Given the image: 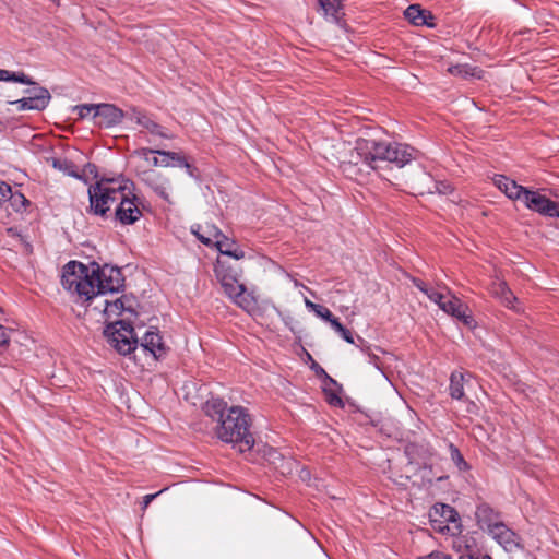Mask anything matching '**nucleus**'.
Wrapping results in <instances>:
<instances>
[{"label": "nucleus", "mask_w": 559, "mask_h": 559, "mask_svg": "<svg viewBox=\"0 0 559 559\" xmlns=\"http://www.w3.org/2000/svg\"><path fill=\"white\" fill-rule=\"evenodd\" d=\"M212 228H217L215 225H205L204 227L198 226L197 229H192V233L205 246L213 247L215 243L214 235H211Z\"/></svg>", "instance_id": "nucleus-25"}, {"label": "nucleus", "mask_w": 559, "mask_h": 559, "mask_svg": "<svg viewBox=\"0 0 559 559\" xmlns=\"http://www.w3.org/2000/svg\"><path fill=\"white\" fill-rule=\"evenodd\" d=\"M522 201L528 210L543 216L559 217V203L551 201L538 191L526 189Z\"/></svg>", "instance_id": "nucleus-7"}, {"label": "nucleus", "mask_w": 559, "mask_h": 559, "mask_svg": "<svg viewBox=\"0 0 559 559\" xmlns=\"http://www.w3.org/2000/svg\"><path fill=\"white\" fill-rule=\"evenodd\" d=\"M306 306L314 312L317 307H319L320 305L319 304H314V302H312L310 300H306Z\"/></svg>", "instance_id": "nucleus-47"}, {"label": "nucleus", "mask_w": 559, "mask_h": 559, "mask_svg": "<svg viewBox=\"0 0 559 559\" xmlns=\"http://www.w3.org/2000/svg\"><path fill=\"white\" fill-rule=\"evenodd\" d=\"M156 151L157 150H153V148H148V147H141L136 151H134V154L136 156H139L140 158L146 160V162H150V155L151 154H156Z\"/></svg>", "instance_id": "nucleus-37"}, {"label": "nucleus", "mask_w": 559, "mask_h": 559, "mask_svg": "<svg viewBox=\"0 0 559 559\" xmlns=\"http://www.w3.org/2000/svg\"><path fill=\"white\" fill-rule=\"evenodd\" d=\"M444 290H445V293L431 288V290L427 294V297L432 302L437 304L440 309H441V305L445 304L449 295L451 294V292L447 287H444Z\"/></svg>", "instance_id": "nucleus-29"}, {"label": "nucleus", "mask_w": 559, "mask_h": 559, "mask_svg": "<svg viewBox=\"0 0 559 559\" xmlns=\"http://www.w3.org/2000/svg\"><path fill=\"white\" fill-rule=\"evenodd\" d=\"M318 3L325 21L334 24H341L345 16L342 0H318Z\"/></svg>", "instance_id": "nucleus-15"}, {"label": "nucleus", "mask_w": 559, "mask_h": 559, "mask_svg": "<svg viewBox=\"0 0 559 559\" xmlns=\"http://www.w3.org/2000/svg\"><path fill=\"white\" fill-rule=\"evenodd\" d=\"M135 201L136 197L131 194L130 191L124 190L122 198L119 199L115 210V218L120 224L131 225L140 219L142 212Z\"/></svg>", "instance_id": "nucleus-8"}, {"label": "nucleus", "mask_w": 559, "mask_h": 559, "mask_svg": "<svg viewBox=\"0 0 559 559\" xmlns=\"http://www.w3.org/2000/svg\"><path fill=\"white\" fill-rule=\"evenodd\" d=\"M12 197L11 186L0 180V202L8 201Z\"/></svg>", "instance_id": "nucleus-33"}, {"label": "nucleus", "mask_w": 559, "mask_h": 559, "mask_svg": "<svg viewBox=\"0 0 559 559\" xmlns=\"http://www.w3.org/2000/svg\"><path fill=\"white\" fill-rule=\"evenodd\" d=\"M11 332V330L0 325V350H3L9 346Z\"/></svg>", "instance_id": "nucleus-32"}, {"label": "nucleus", "mask_w": 559, "mask_h": 559, "mask_svg": "<svg viewBox=\"0 0 559 559\" xmlns=\"http://www.w3.org/2000/svg\"><path fill=\"white\" fill-rule=\"evenodd\" d=\"M12 104L15 105L19 110H28L26 108L27 104H26L25 97L17 99V100L13 102Z\"/></svg>", "instance_id": "nucleus-46"}, {"label": "nucleus", "mask_w": 559, "mask_h": 559, "mask_svg": "<svg viewBox=\"0 0 559 559\" xmlns=\"http://www.w3.org/2000/svg\"><path fill=\"white\" fill-rule=\"evenodd\" d=\"M449 452H450V457H451L452 462L455 464V466L460 471L468 469V464L465 462V460L457 447H455L453 443H450Z\"/></svg>", "instance_id": "nucleus-27"}, {"label": "nucleus", "mask_w": 559, "mask_h": 559, "mask_svg": "<svg viewBox=\"0 0 559 559\" xmlns=\"http://www.w3.org/2000/svg\"><path fill=\"white\" fill-rule=\"evenodd\" d=\"M61 284L79 300L90 301L98 295L120 292L124 286V277L117 266L99 265L96 262L85 265L70 261L62 269Z\"/></svg>", "instance_id": "nucleus-1"}, {"label": "nucleus", "mask_w": 559, "mask_h": 559, "mask_svg": "<svg viewBox=\"0 0 559 559\" xmlns=\"http://www.w3.org/2000/svg\"><path fill=\"white\" fill-rule=\"evenodd\" d=\"M495 186L511 200H522L527 188L518 185L514 180L497 175L493 178Z\"/></svg>", "instance_id": "nucleus-17"}, {"label": "nucleus", "mask_w": 559, "mask_h": 559, "mask_svg": "<svg viewBox=\"0 0 559 559\" xmlns=\"http://www.w3.org/2000/svg\"><path fill=\"white\" fill-rule=\"evenodd\" d=\"M135 122L146 129L151 134L158 135L160 138L169 139L170 136L165 132V129L152 120L147 115L142 112L134 114Z\"/></svg>", "instance_id": "nucleus-20"}, {"label": "nucleus", "mask_w": 559, "mask_h": 559, "mask_svg": "<svg viewBox=\"0 0 559 559\" xmlns=\"http://www.w3.org/2000/svg\"><path fill=\"white\" fill-rule=\"evenodd\" d=\"M436 188H437V190H438L439 192H441V193H445V190H440V189L438 188V186H436Z\"/></svg>", "instance_id": "nucleus-49"}, {"label": "nucleus", "mask_w": 559, "mask_h": 559, "mask_svg": "<svg viewBox=\"0 0 559 559\" xmlns=\"http://www.w3.org/2000/svg\"><path fill=\"white\" fill-rule=\"evenodd\" d=\"M426 559H453L452 556L443 552H431Z\"/></svg>", "instance_id": "nucleus-44"}, {"label": "nucleus", "mask_w": 559, "mask_h": 559, "mask_svg": "<svg viewBox=\"0 0 559 559\" xmlns=\"http://www.w3.org/2000/svg\"><path fill=\"white\" fill-rule=\"evenodd\" d=\"M329 323L337 333L344 328L336 317H333Z\"/></svg>", "instance_id": "nucleus-45"}, {"label": "nucleus", "mask_w": 559, "mask_h": 559, "mask_svg": "<svg viewBox=\"0 0 559 559\" xmlns=\"http://www.w3.org/2000/svg\"><path fill=\"white\" fill-rule=\"evenodd\" d=\"M123 111L111 104L95 105L93 119L99 127L110 128L121 122Z\"/></svg>", "instance_id": "nucleus-10"}, {"label": "nucleus", "mask_w": 559, "mask_h": 559, "mask_svg": "<svg viewBox=\"0 0 559 559\" xmlns=\"http://www.w3.org/2000/svg\"><path fill=\"white\" fill-rule=\"evenodd\" d=\"M108 343L121 355L131 354L138 346L133 326L124 320L108 324L105 329Z\"/></svg>", "instance_id": "nucleus-6"}, {"label": "nucleus", "mask_w": 559, "mask_h": 559, "mask_svg": "<svg viewBox=\"0 0 559 559\" xmlns=\"http://www.w3.org/2000/svg\"><path fill=\"white\" fill-rule=\"evenodd\" d=\"M73 110L78 112V116L81 119H84V118L88 117L91 114L94 115V112H95V105H93V104L78 105V106L74 107Z\"/></svg>", "instance_id": "nucleus-31"}, {"label": "nucleus", "mask_w": 559, "mask_h": 559, "mask_svg": "<svg viewBox=\"0 0 559 559\" xmlns=\"http://www.w3.org/2000/svg\"><path fill=\"white\" fill-rule=\"evenodd\" d=\"M203 411L217 421L215 433L221 441L233 444L241 453L253 448L255 439L251 432L252 418L245 407H228L223 399L211 397L205 402Z\"/></svg>", "instance_id": "nucleus-2"}, {"label": "nucleus", "mask_w": 559, "mask_h": 559, "mask_svg": "<svg viewBox=\"0 0 559 559\" xmlns=\"http://www.w3.org/2000/svg\"><path fill=\"white\" fill-rule=\"evenodd\" d=\"M151 164L154 167L160 166V167H175V164L171 162H168L164 159L163 157L159 159L158 157H153L150 159Z\"/></svg>", "instance_id": "nucleus-41"}, {"label": "nucleus", "mask_w": 559, "mask_h": 559, "mask_svg": "<svg viewBox=\"0 0 559 559\" xmlns=\"http://www.w3.org/2000/svg\"><path fill=\"white\" fill-rule=\"evenodd\" d=\"M328 378H329L330 382L335 383V381L332 378H330V377H328Z\"/></svg>", "instance_id": "nucleus-50"}, {"label": "nucleus", "mask_w": 559, "mask_h": 559, "mask_svg": "<svg viewBox=\"0 0 559 559\" xmlns=\"http://www.w3.org/2000/svg\"><path fill=\"white\" fill-rule=\"evenodd\" d=\"M140 179L142 182H144L147 187H150L156 194H158L164 200L168 201V188H169V180L164 177L160 173H157L153 169L143 170L139 174Z\"/></svg>", "instance_id": "nucleus-13"}, {"label": "nucleus", "mask_w": 559, "mask_h": 559, "mask_svg": "<svg viewBox=\"0 0 559 559\" xmlns=\"http://www.w3.org/2000/svg\"><path fill=\"white\" fill-rule=\"evenodd\" d=\"M507 551H514L521 548V537L513 530H511L503 521H501L488 534Z\"/></svg>", "instance_id": "nucleus-9"}, {"label": "nucleus", "mask_w": 559, "mask_h": 559, "mask_svg": "<svg viewBox=\"0 0 559 559\" xmlns=\"http://www.w3.org/2000/svg\"><path fill=\"white\" fill-rule=\"evenodd\" d=\"M404 15L412 24L416 26H435V24L431 22V20H433L431 13L427 10L421 9L419 4L409 5L405 10Z\"/></svg>", "instance_id": "nucleus-18"}, {"label": "nucleus", "mask_w": 559, "mask_h": 559, "mask_svg": "<svg viewBox=\"0 0 559 559\" xmlns=\"http://www.w3.org/2000/svg\"><path fill=\"white\" fill-rule=\"evenodd\" d=\"M141 346L151 353L154 358L159 359L167 353V346L158 331L148 330L143 336Z\"/></svg>", "instance_id": "nucleus-14"}, {"label": "nucleus", "mask_w": 559, "mask_h": 559, "mask_svg": "<svg viewBox=\"0 0 559 559\" xmlns=\"http://www.w3.org/2000/svg\"><path fill=\"white\" fill-rule=\"evenodd\" d=\"M488 559H491L490 557H488Z\"/></svg>", "instance_id": "nucleus-51"}, {"label": "nucleus", "mask_w": 559, "mask_h": 559, "mask_svg": "<svg viewBox=\"0 0 559 559\" xmlns=\"http://www.w3.org/2000/svg\"><path fill=\"white\" fill-rule=\"evenodd\" d=\"M326 393V401L330 405L333 406H343L342 399L334 392L325 391Z\"/></svg>", "instance_id": "nucleus-38"}, {"label": "nucleus", "mask_w": 559, "mask_h": 559, "mask_svg": "<svg viewBox=\"0 0 559 559\" xmlns=\"http://www.w3.org/2000/svg\"><path fill=\"white\" fill-rule=\"evenodd\" d=\"M127 310L124 306V301L122 298H117L112 301H105V308L104 313L107 317V319H110L112 317H119Z\"/></svg>", "instance_id": "nucleus-26"}, {"label": "nucleus", "mask_w": 559, "mask_h": 559, "mask_svg": "<svg viewBox=\"0 0 559 559\" xmlns=\"http://www.w3.org/2000/svg\"><path fill=\"white\" fill-rule=\"evenodd\" d=\"M156 155H159L164 159L171 162L175 166L186 168L191 174V165L188 163L186 157L176 152L159 150L156 151Z\"/></svg>", "instance_id": "nucleus-24"}, {"label": "nucleus", "mask_w": 559, "mask_h": 559, "mask_svg": "<svg viewBox=\"0 0 559 559\" xmlns=\"http://www.w3.org/2000/svg\"><path fill=\"white\" fill-rule=\"evenodd\" d=\"M211 235H214L215 238V243L213 247H215L224 255H227L228 251H230L233 247L236 246V241L225 236L218 228H212Z\"/></svg>", "instance_id": "nucleus-23"}, {"label": "nucleus", "mask_w": 559, "mask_h": 559, "mask_svg": "<svg viewBox=\"0 0 559 559\" xmlns=\"http://www.w3.org/2000/svg\"><path fill=\"white\" fill-rule=\"evenodd\" d=\"M442 509H443L442 515L447 519V521H451V522L456 521L459 514L452 507L442 504Z\"/></svg>", "instance_id": "nucleus-36"}, {"label": "nucleus", "mask_w": 559, "mask_h": 559, "mask_svg": "<svg viewBox=\"0 0 559 559\" xmlns=\"http://www.w3.org/2000/svg\"><path fill=\"white\" fill-rule=\"evenodd\" d=\"M475 519L479 528L487 534H489L490 530H493V526H497L502 521L501 513L486 502L477 504Z\"/></svg>", "instance_id": "nucleus-12"}, {"label": "nucleus", "mask_w": 559, "mask_h": 559, "mask_svg": "<svg viewBox=\"0 0 559 559\" xmlns=\"http://www.w3.org/2000/svg\"><path fill=\"white\" fill-rule=\"evenodd\" d=\"M338 334L347 343H350V344L354 343V337H353L352 332L348 329H346L345 326L338 332Z\"/></svg>", "instance_id": "nucleus-43"}, {"label": "nucleus", "mask_w": 559, "mask_h": 559, "mask_svg": "<svg viewBox=\"0 0 559 559\" xmlns=\"http://www.w3.org/2000/svg\"><path fill=\"white\" fill-rule=\"evenodd\" d=\"M228 257L235 259V260H241L246 257L245 251L236 243L235 247L227 253Z\"/></svg>", "instance_id": "nucleus-39"}, {"label": "nucleus", "mask_w": 559, "mask_h": 559, "mask_svg": "<svg viewBox=\"0 0 559 559\" xmlns=\"http://www.w3.org/2000/svg\"><path fill=\"white\" fill-rule=\"evenodd\" d=\"M4 81L17 82V83L35 86V83L24 72H10L7 70V75H4Z\"/></svg>", "instance_id": "nucleus-28"}, {"label": "nucleus", "mask_w": 559, "mask_h": 559, "mask_svg": "<svg viewBox=\"0 0 559 559\" xmlns=\"http://www.w3.org/2000/svg\"><path fill=\"white\" fill-rule=\"evenodd\" d=\"M475 70L474 68H471L468 67L467 64H456V66H452L448 69V71L453 74V75H459V76H462V78H467V76H474L475 75Z\"/></svg>", "instance_id": "nucleus-30"}, {"label": "nucleus", "mask_w": 559, "mask_h": 559, "mask_svg": "<svg viewBox=\"0 0 559 559\" xmlns=\"http://www.w3.org/2000/svg\"><path fill=\"white\" fill-rule=\"evenodd\" d=\"M215 275L219 281L225 294L242 309L249 311L255 305L254 298L246 292V287L239 281V273L223 261L217 260L214 267Z\"/></svg>", "instance_id": "nucleus-5"}, {"label": "nucleus", "mask_w": 559, "mask_h": 559, "mask_svg": "<svg viewBox=\"0 0 559 559\" xmlns=\"http://www.w3.org/2000/svg\"><path fill=\"white\" fill-rule=\"evenodd\" d=\"M412 282H413V284H414V285H415V286H416L420 292H423L426 296H427V294L431 290V288H430V287H428V285H427L424 281H421V280H419V278L412 277Z\"/></svg>", "instance_id": "nucleus-42"}, {"label": "nucleus", "mask_w": 559, "mask_h": 559, "mask_svg": "<svg viewBox=\"0 0 559 559\" xmlns=\"http://www.w3.org/2000/svg\"><path fill=\"white\" fill-rule=\"evenodd\" d=\"M47 163L50 164L55 169L62 171L70 177L80 178L76 165L68 158L49 157L47 158Z\"/></svg>", "instance_id": "nucleus-22"}, {"label": "nucleus", "mask_w": 559, "mask_h": 559, "mask_svg": "<svg viewBox=\"0 0 559 559\" xmlns=\"http://www.w3.org/2000/svg\"><path fill=\"white\" fill-rule=\"evenodd\" d=\"M166 490V488L159 490L158 492L156 493H150V495H146L143 497V501H142V510L145 511L147 509V507L150 506V503L157 497L159 496L160 493H163L164 491Z\"/></svg>", "instance_id": "nucleus-40"}, {"label": "nucleus", "mask_w": 559, "mask_h": 559, "mask_svg": "<svg viewBox=\"0 0 559 559\" xmlns=\"http://www.w3.org/2000/svg\"><path fill=\"white\" fill-rule=\"evenodd\" d=\"M4 75H7V70L0 69V81H4Z\"/></svg>", "instance_id": "nucleus-48"}, {"label": "nucleus", "mask_w": 559, "mask_h": 559, "mask_svg": "<svg viewBox=\"0 0 559 559\" xmlns=\"http://www.w3.org/2000/svg\"><path fill=\"white\" fill-rule=\"evenodd\" d=\"M314 313L326 322H330L331 319L334 317L330 309L322 305L317 307Z\"/></svg>", "instance_id": "nucleus-34"}, {"label": "nucleus", "mask_w": 559, "mask_h": 559, "mask_svg": "<svg viewBox=\"0 0 559 559\" xmlns=\"http://www.w3.org/2000/svg\"><path fill=\"white\" fill-rule=\"evenodd\" d=\"M8 201H11L12 205L16 209L19 205L28 203L27 199L20 192H12V197Z\"/></svg>", "instance_id": "nucleus-35"}, {"label": "nucleus", "mask_w": 559, "mask_h": 559, "mask_svg": "<svg viewBox=\"0 0 559 559\" xmlns=\"http://www.w3.org/2000/svg\"><path fill=\"white\" fill-rule=\"evenodd\" d=\"M466 377L471 378L469 373H463L461 371H453L450 376V395L452 399L462 400L464 397V383Z\"/></svg>", "instance_id": "nucleus-21"}, {"label": "nucleus", "mask_w": 559, "mask_h": 559, "mask_svg": "<svg viewBox=\"0 0 559 559\" xmlns=\"http://www.w3.org/2000/svg\"><path fill=\"white\" fill-rule=\"evenodd\" d=\"M441 310L456 318L468 328H473L475 325V321L469 313L468 307L452 294L449 295L445 304L441 305Z\"/></svg>", "instance_id": "nucleus-11"}, {"label": "nucleus", "mask_w": 559, "mask_h": 559, "mask_svg": "<svg viewBox=\"0 0 559 559\" xmlns=\"http://www.w3.org/2000/svg\"><path fill=\"white\" fill-rule=\"evenodd\" d=\"M128 190L121 180L102 178L88 187L90 210L95 215L104 216Z\"/></svg>", "instance_id": "nucleus-4"}, {"label": "nucleus", "mask_w": 559, "mask_h": 559, "mask_svg": "<svg viewBox=\"0 0 559 559\" xmlns=\"http://www.w3.org/2000/svg\"><path fill=\"white\" fill-rule=\"evenodd\" d=\"M28 97L26 99V108L28 110H44L51 99L49 91L45 87L35 85L27 90Z\"/></svg>", "instance_id": "nucleus-16"}, {"label": "nucleus", "mask_w": 559, "mask_h": 559, "mask_svg": "<svg viewBox=\"0 0 559 559\" xmlns=\"http://www.w3.org/2000/svg\"><path fill=\"white\" fill-rule=\"evenodd\" d=\"M491 292L495 296L500 298L501 302L513 310H518L515 302L518 301V298L513 295V293L510 290L506 282H496L492 284Z\"/></svg>", "instance_id": "nucleus-19"}, {"label": "nucleus", "mask_w": 559, "mask_h": 559, "mask_svg": "<svg viewBox=\"0 0 559 559\" xmlns=\"http://www.w3.org/2000/svg\"><path fill=\"white\" fill-rule=\"evenodd\" d=\"M355 150L357 155L372 169L377 167L376 163L379 160L393 163L401 168L416 159L417 156V151L407 144L365 138H359L356 141Z\"/></svg>", "instance_id": "nucleus-3"}]
</instances>
